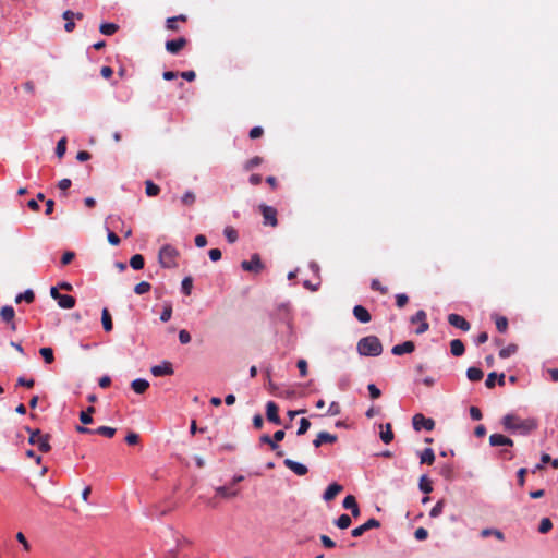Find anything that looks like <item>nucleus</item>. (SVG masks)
I'll return each instance as SVG.
<instances>
[{
    "mask_svg": "<svg viewBox=\"0 0 558 558\" xmlns=\"http://www.w3.org/2000/svg\"><path fill=\"white\" fill-rule=\"evenodd\" d=\"M502 425L505 430L523 436L529 435L538 427L536 418H522L515 414L505 415L502 417Z\"/></svg>",
    "mask_w": 558,
    "mask_h": 558,
    "instance_id": "obj_1",
    "label": "nucleus"
},
{
    "mask_svg": "<svg viewBox=\"0 0 558 558\" xmlns=\"http://www.w3.org/2000/svg\"><path fill=\"white\" fill-rule=\"evenodd\" d=\"M357 352L365 356H378L383 352V344L378 337L367 336L357 342Z\"/></svg>",
    "mask_w": 558,
    "mask_h": 558,
    "instance_id": "obj_2",
    "label": "nucleus"
},
{
    "mask_svg": "<svg viewBox=\"0 0 558 558\" xmlns=\"http://www.w3.org/2000/svg\"><path fill=\"white\" fill-rule=\"evenodd\" d=\"M27 432L29 433L28 442L32 446H36L40 452L46 453L51 449L49 444L50 436L48 434L41 433L40 429L31 428H27Z\"/></svg>",
    "mask_w": 558,
    "mask_h": 558,
    "instance_id": "obj_3",
    "label": "nucleus"
},
{
    "mask_svg": "<svg viewBox=\"0 0 558 558\" xmlns=\"http://www.w3.org/2000/svg\"><path fill=\"white\" fill-rule=\"evenodd\" d=\"M179 252L172 245L166 244L159 251V263L165 268H172L177 266V258Z\"/></svg>",
    "mask_w": 558,
    "mask_h": 558,
    "instance_id": "obj_4",
    "label": "nucleus"
},
{
    "mask_svg": "<svg viewBox=\"0 0 558 558\" xmlns=\"http://www.w3.org/2000/svg\"><path fill=\"white\" fill-rule=\"evenodd\" d=\"M50 295L53 300H56L58 302V305L61 308L71 310L75 306V303H76L75 298H73L72 295H68V294H61L57 287L50 288Z\"/></svg>",
    "mask_w": 558,
    "mask_h": 558,
    "instance_id": "obj_5",
    "label": "nucleus"
},
{
    "mask_svg": "<svg viewBox=\"0 0 558 558\" xmlns=\"http://www.w3.org/2000/svg\"><path fill=\"white\" fill-rule=\"evenodd\" d=\"M259 210L263 216L264 226H270L272 228L278 226V211L275 207L262 204L259 205Z\"/></svg>",
    "mask_w": 558,
    "mask_h": 558,
    "instance_id": "obj_6",
    "label": "nucleus"
},
{
    "mask_svg": "<svg viewBox=\"0 0 558 558\" xmlns=\"http://www.w3.org/2000/svg\"><path fill=\"white\" fill-rule=\"evenodd\" d=\"M76 432L80 434H89V435H101L107 438H112L116 435V428L109 426H100L96 429H92L85 426H76Z\"/></svg>",
    "mask_w": 558,
    "mask_h": 558,
    "instance_id": "obj_7",
    "label": "nucleus"
},
{
    "mask_svg": "<svg viewBox=\"0 0 558 558\" xmlns=\"http://www.w3.org/2000/svg\"><path fill=\"white\" fill-rule=\"evenodd\" d=\"M241 267L245 271L258 274L264 269V264L258 254H253L250 260H243L241 263Z\"/></svg>",
    "mask_w": 558,
    "mask_h": 558,
    "instance_id": "obj_8",
    "label": "nucleus"
},
{
    "mask_svg": "<svg viewBox=\"0 0 558 558\" xmlns=\"http://www.w3.org/2000/svg\"><path fill=\"white\" fill-rule=\"evenodd\" d=\"M412 423H413V427L415 430H421V429L433 430L435 427L434 420L427 418L421 413L415 414L413 416Z\"/></svg>",
    "mask_w": 558,
    "mask_h": 558,
    "instance_id": "obj_9",
    "label": "nucleus"
},
{
    "mask_svg": "<svg viewBox=\"0 0 558 558\" xmlns=\"http://www.w3.org/2000/svg\"><path fill=\"white\" fill-rule=\"evenodd\" d=\"M427 316L426 313L423 310H420L411 317L412 324H420L418 328L415 330L417 335H422L426 332L429 328V324L427 323Z\"/></svg>",
    "mask_w": 558,
    "mask_h": 558,
    "instance_id": "obj_10",
    "label": "nucleus"
},
{
    "mask_svg": "<svg viewBox=\"0 0 558 558\" xmlns=\"http://www.w3.org/2000/svg\"><path fill=\"white\" fill-rule=\"evenodd\" d=\"M379 526H380V522L377 519L372 518V519L367 520L365 523H363L362 525L353 529L351 531V535L353 537H360L365 532H367L372 529H378Z\"/></svg>",
    "mask_w": 558,
    "mask_h": 558,
    "instance_id": "obj_11",
    "label": "nucleus"
},
{
    "mask_svg": "<svg viewBox=\"0 0 558 558\" xmlns=\"http://www.w3.org/2000/svg\"><path fill=\"white\" fill-rule=\"evenodd\" d=\"M62 17L65 20L64 29L68 33H71L75 28V23L73 22V19L82 20L84 17V14L81 12H73L71 10H66L63 12Z\"/></svg>",
    "mask_w": 558,
    "mask_h": 558,
    "instance_id": "obj_12",
    "label": "nucleus"
},
{
    "mask_svg": "<svg viewBox=\"0 0 558 558\" xmlns=\"http://www.w3.org/2000/svg\"><path fill=\"white\" fill-rule=\"evenodd\" d=\"M448 323L456 327V328H459L463 331H469L470 328H471V325L470 323L461 315L459 314H449L448 315Z\"/></svg>",
    "mask_w": 558,
    "mask_h": 558,
    "instance_id": "obj_13",
    "label": "nucleus"
},
{
    "mask_svg": "<svg viewBox=\"0 0 558 558\" xmlns=\"http://www.w3.org/2000/svg\"><path fill=\"white\" fill-rule=\"evenodd\" d=\"M279 408L274 401H268L266 404V417L269 422L280 425L281 418L278 414Z\"/></svg>",
    "mask_w": 558,
    "mask_h": 558,
    "instance_id": "obj_14",
    "label": "nucleus"
},
{
    "mask_svg": "<svg viewBox=\"0 0 558 558\" xmlns=\"http://www.w3.org/2000/svg\"><path fill=\"white\" fill-rule=\"evenodd\" d=\"M151 374L156 377L166 376V375H172L173 374V367L172 364L168 361H163L159 365H154L150 369Z\"/></svg>",
    "mask_w": 558,
    "mask_h": 558,
    "instance_id": "obj_15",
    "label": "nucleus"
},
{
    "mask_svg": "<svg viewBox=\"0 0 558 558\" xmlns=\"http://www.w3.org/2000/svg\"><path fill=\"white\" fill-rule=\"evenodd\" d=\"M283 464L286 468L291 470L293 473H295L299 476H304L307 474L308 469L306 465L299 463L291 459H284Z\"/></svg>",
    "mask_w": 558,
    "mask_h": 558,
    "instance_id": "obj_16",
    "label": "nucleus"
},
{
    "mask_svg": "<svg viewBox=\"0 0 558 558\" xmlns=\"http://www.w3.org/2000/svg\"><path fill=\"white\" fill-rule=\"evenodd\" d=\"M338 437L335 434L328 432L318 433L317 437L313 440L315 448H319L323 444H335Z\"/></svg>",
    "mask_w": 558,
    "mask_h": 558,
    "instance_id": "obj_17",
    "label": "nucleus"
},
{
    "mask_svg": "<svg viewBox=\"0 0 558 558\" xmlns=\"http://www.w3.org/2000/svg\"><path fill=\"white\" fill-rule=\"evenodd\" d=\"M186 38L180 37L173 40H168L166 43V49L168 52L177 54L181 49H183L186 46Z\"/></svg>",
    "mask_w": 558,
    "mask_h": 558,
    "instance_id": "obj_18",
    "label": "nucleus"
},
{
    "mask_svg": "<svg viewBox=\"0 0 558 558\" xmlns=\"http://www.w3.org/2000/svg\"><path fill=\"white\" fill-rule=\"evenodd\" d=\"M415 350V344L413 341H404L403 343L396 344L391 349V353L393 355H402L407 353H412Z\"/></svg>",
    "mask_w": 558,
    "mask_h": 558,
    "instance_id": "obj_19",
    "label": "nucleus"
},
{
    "mask_svg": "<svg viewBox=\"0 0 558 558\" xmlns=\"http://www.w3.org/2000/svg\"><path fill=\"white\" fill-rule=\"evenodd\" d=\"M489 445L493 447H498V446L512 447L513 440L505 435H501V434H492L489 436Z\"/></svg>",
    "mask_w": 558,
    "mask_h": 558,
    "instance_id": "obj_20",
    "label": "nucleus"
},
{
    "mask_svg": "<svg viewBox=\"0 0 558 558\" xmlns=\"http://www.w3.org/2000/svg\"><path fill=\"white\" fill-rule=\"evenodd\" d=\"M353 315L354 317L363 324L369 323L372 319V316L366 307L363 305H355L353 307Z\"/></svg>",
    "mask_w": 558,
    "mask_h": 558,
    "instance_id": "obj_21",
    "label": "nucleus"
},
{
    "mask_svg": "<svg viewBox=\"0 0 558 558\" xmlns=\"http://www.w3.org/2000/svg\"><path fill=\"white\" fill-rule=\"evenodd\" d=\"M342 490H343V486L342 485H340L338 483H332L325 490L323 498H324L325 501H331Z\"/></svg>",
    "mask_w": 558,
    "mask_h": 558,
    "instance_id": "obj_22",
    "label": "nucleus"
},
{
    "mask_svg": "<svg viewBox=\"0 0 558 558\" xmlns=\"http://www.w3.org/2000/svg\"><path fill=\"white\" fill-rule=\"evenodd\" d=\"M342 506L345 508V509H349L351 510V513L354 518H357L360 515V508H359V505L356 502V499L353 495H348L344 499H343V502H342Z\"/></svg>",
    "mask_w": 558,
    "mask_h": 558,
    "instance_id": "obj_23",
    "label": "nucleus"
},
{
    "mask_svg": "<svg viewBox=\"0 0 558 558\" xmlns=\"http://www.w3.org/2000/svg\"><path fill=\"white\" fill-rule=\"evenodd\" d=\"M497 380H498L499 386H505V374L501 373L498 375L497 373L492 372L488 374V376L486 378L485 386L488 389H492L495 387Z\"/></svg>",
    "mask_w": 558,
    "mask_h": 558,
    "instance_id": "obj_24",
    "label": "nucleus"
},
{
    "mask_svg": "<svg viewBox=\"0 0 558 558\" xmlns=\"http://www.w3.org/2000/svg\"><path fill=\"white\" fill-rule=\"evenodd\" d=\"M187 16L185 14H179L177 16L168 17L166 21V27L169 31L177 32L179 31L178 22H186Z\"/></svg>",
    "mask_w": 558,
    "mask_h": 558,
    "instance_id": "obj_25",
    "label": "nucleus"
},
{
    "mask_svg": "<svg viewBox=\"0 0 558 558\" xmlns=\"http://www.w3.org/2000/svg\"><path fill=\"white\" fill-rule=\"evenodd\" d=\"M465 347L460 339H453L450 342V352L453 356H461L464 354Z\"/></svg>",
    "mask_w": 558,
    "mask_h": 558,
    "instance_id": "obj_26",
    "label": "nucleus"
},
{
    "mask_svg": "<svg viewBox=\"0 0 558 558\" xmlns=\"http://www.w3.org/2000/svg\"><path fill=\"white\" fill-rule=\"evenodd\" d=\"M380 439L384 444H390L393 439V432L390 423L381 425Z\"/></svg>",
    "mask_w": 558,
    "mask_h": 558,
    "instance_id": "obj_27",
    "label": "nucleus"
},
{
    "mask_svg": "<svg viewBox=\"0 0 558 558\" xmlns=\"http://www.w3.org/2000/svg\"><path fill=\"white\" fill-rule=\"evenodd\" d=\"M101 323L104 330L106 332H110L113 328L112 318L109 310L107 307L102 308L101 311Z\"/></svg>",
    "mask_w": 558,
    "mask_h": 558,
    "instance_id": "obj_28",
    "label": "nucleus"
},
{
    "mask_svg": "<svg viewBox=\"0 0 558 558\" xmlns=\"http://www.w3.org/2000/svg\"><path fill=\"white\" fill-rule=\"evenodd\" d=\"M131 387L136 393H144L148 389L149 383L146 379L137 378L131 383Z\"/></svg>",
    "mask_w": 558,
    "mask_h": 558,
    "instance_id": "obj_29",
    "label": "nucleus"
},
{
    "mask_svg": "<svg viewBox=\"0 0 558 558\" xmlns=\"http://www.w3.org/2000/svg\"><path fill=\"white\" fill-rule=\"evenodd\" d=\"M96 409L94 407H88L85 411H82L80 413V421L82 424L87 425L93 423V414L95 413Z\"/></svg>",
    "mask_w": 558,
    "mask_h": 558,
    "instance_id": "obj_30",
    "label": "nucleus"
},
{
    "mask_svg": "<svg viewBox=\"0 0 558 558\" xmlns=\"http://www.w3.org/2000/svg\"><path fill=\"white\" fill-rule=\"evenodd\" d=\"M15 312L12 306H2V320L12 323L11 328L15 329V324L12 322L14 318Z\"/></svg>",
    "mask_w": 558,
    "mask_h": 558,
    "instance_id": "obj_31",
    "label": "nucleus"
},
{
    "mask_svg": "<svg viewBox=\"0 0 558 558\" xmlns=\"http://www.w3.org/2000/svg\"><path fill=\"white\" fill-rule=\"evenodd\" d=\"M420 459H421V463H426L429 465L433 464L435 461V453H434L433 449L432 448L424 449L420 456Z\"/></svg>",
    "mask_w": 558,
    "mask_h": 558,
    "instance_id": "obj_32",
    "label": "nucleus"
},
{
    "mask_svg": "<svg viewBox=\"0 0 558 558\" xmlns=\"http://www.w3.org/2000/svg\"><path fill=\"white\" fill-rule=\"evenodd\" d=\"M145 193L149 197L157 196L160 193V187L155 184L153 181L147 180L145 182Z\"/></svg>",
    "mask_w": 558,
    "mask_h": 558,
    "instance_id": "obj_33",
    "label": "nucleus"
},
{
    "mask_svg": "<svg viewBox=\"0 0 558 558\" xmlns=\"http://www.w3.org/2000/svg\"><path fill=\"white\" fill-rule=\"evenodd\" d=\"M196 202V195L192 191H186L181 197V204L186 207H192Z\"/></svg>",
    "mask_w": 558,
    "mask_h": 558,
    "instance_id": "obj_34",
    "label": "nucleus"
},
{
    "mask_svg": "<svg viewBox=\"0 0 558 558\" xmlns=\"http://www.w3.org/2000/svg\"><path fill=\"white\" fill-rule=\"evenodd\" d=\"M35 299V293L33 290L28 289L23 293H20L15 298V303H21L22 301H25L26 303H32Z\"/></svg>",
    "mask_w": 558,
    "mask_h": 558,
    "instance_id": "obj_35",
    "label": "nucleus"
},
{
    "mask_svg": "<svg viewBox=\"0 0 558 558\" xmlns=\"http://www.w3.org/2000/svg\"><path fill=\"white\" fill-rule=\"evenodd\" d=\"M466 376L471 381H478L483 378L484 374L482 369L477 367H469L466 371Z\"/></svg>",
    "mask_w": 558,
    "mask_h": 558,
    "instance_id": "obj_36",
    "label": "nucleus"
},
{
    "mask_svg": "<svg viewBox=\"0 0 558 558\" xmlns=\"http://www.w3.org/2000/svg\"><path fill=\"white\" fill-rule=\"evenodd\" d=\"M144 265L145 260L141 254H135L130 259V266L135 270L143 269Z\"/></svg>",
    "mask_w": 558,
    "mask_h": 558,
    "instance_id": "obj_37",
    "label": "nucleus"
},
{
    "mask_svg": "<svg viewBox=\"0 0 558 558\" xmlns=\"http://www.w3.org/2000/svg\"><path fill=\"white\" fill-rule=\"evenodd\" d=\"M119 26L114 23H102L99 27L101 34L106 36L113 35L118 31Z\"/></svg>",
    "mask_w": 558,
    "mask_h": 558,
    "instance_id": "obj_38",
    "label": "nucleus"
},
{
    "mask_svg": "<svg viewBox=\"0 0 558 558\" xmlns=\"http://www.w3.org/2000/svg\"><path fill=\"white\" fill-rule=\"evenodd\" d=\"M335 523L340 530H345L351 525L352 520L350 515L343 513L336 520Z\"/></svg>",
    "mask_w": 558,
    "mask_h": 558,
    "instance_id": "obj_39",
    "label": "nucleus"
},
{
    "mask_svg": "<svg viewBox=\"0 0 558 558\" xmlns=\"http://www.w3.org/2000/svg\"><path fill=\"white\" fill-rule=\"evenodd\" d=\"M517 351H518V345L514 343H511V344L507 345L506 348H502L499 351V357L507 359V357L511 356L512 354H514Z\"/></svg>",
    "mask_w": 558,
    "mask_h": 558,
    "instance_id": "obj_40",
    "label": "nucleus"
},
{
    "mask_svg": "<svg viewBox=\"0 0 558 558\" xmlns=\"http://www.w3.org/2000/svg\"><path fill=\"white\" fill-rule=\"evenodd\" d=\"M262 162H263V158L259 157V156H255V157L248 159L244 163L243 168H244L245 171H251L254 168L258 167Z\"/></svg>",
    "mask_w": 558,
    "mask_h": 558,
    "instance_id": "obj_41",
    "label": "nucleus"
},
{
    "mask_svg": "<svg viewBox=\"0 0 558 558\" xmlns=\"http://www.w3.org/2000/svg\"><path fill=\"white\" fill-rule=\"evenodd\" d=\"M418 486L420 489L425 494H429L433 490L432 482L427 478L426 475L421 476Z\"/></svg>",
    "mask_w": 558,
    "mask_h": 558,
    "instance_id": "obj_42",
    "label": "nucleus"
},
{
    "mask_svg": "<svg viewBox=\"0 0 558 558\" xmlns=\"http://www.w3.org/2000/svg\"><path fill=\"white\" fill-rule=\"evenodd\" d=\"M39 353L47 364H51L54 361L53 350L51 348H41Z\"/></svg>",
    "mask_w": 558,
    "mask_h": 558,
    "instance_id": "obj_43",
    "label": "nucleus"
},
{
    "mask_svg": "<svg viewBox=\"0 0 558 558\" xmlns=\"http://www.w3.org/2000/svg\"><path fill=\"white\" fill-rule=\"evenodd\" d=\"M496 328L499 332H506L508 329V319L505 316H496Z\"/></svg>",
    "mask_w": 558,
    "mask_h": 558,
    "instance_id": "obj_44",
    "label": "nucleus"
},
{
    "mask_svg": "<svg viewBox=\"0 0 558 558\" xmlns=\"http://www.w3.org/2000/svg\"><path fill=\"white\" fill-rule=\"evenodd\" d=\"M223 234L229 243H234L238 240V231L232 227H226Z\"/></svg>",
    "mask_w": 558,
    "mask_h": 558,
    "instance_id": "obj_45",
    "label": "nucleus"
},
{
    "mask_svg": "<svg viewBox=\"0 0 558 558\" xmlns=\"http://www.w3.org/2000/svg\"><path fill=\"white\" fill-rule=\"evenodd\" d=\"M65 151H66V138L62 137L57 143L56 155H57L58 158L61 159L64 156Z\"/></svg>",
    "mask_w": 558,
    "mask_h": 558,
    "instance_id": "obj_46",
    "label": "nucleus"
},
{
    "mask_svg": "<svg viewBox=\"0 0 558 558\" xmlns=\"http://www.w3.org/2000/svg\"><path fill=\"white\" fill-rule=\"evenodd\" d=\"M445 500L441 499L439 501L436 502V505L432 508L430 512H429V515L432 518H437L438 515H440L442 513V510H444V507H445Z\"/></svg>",
    "mask_w": 558,
    "mask_h": 558,
    "instance_id": "obj_47",
    "label": "nucleus"
},
{
    "mask_svg": "<svg viewBox=\"0 0 558 558\" xmlns=\"http://www.w3.org/2000/svg\"><path fill=\"white\" fill-rule=\"evenodd\" d=\"M216 493L218 495H220L221 497H225V498H231V497H234L236 496L238 492L236 490H230L228 487L226 486H220V487H217L216 488Z\"/></svg>",
    "mask_w": 558,
    "mask_h": 558,
    "instance_id": "obj_48",
    "label": "nucleus"
},
{
    "mask_svg": "<svg viewBox=\"0 0 558 558\" xmlns=\"http://www.w3.org/2000/svg\"><path fill=\"white\" fill-rule=\"evenodd\" d=\"M551 527H553V523H551L550 519L544 518L541 520L538 531H539V533L545 534V533H548L551 530Z\"/></svg>",
    "mask_w": 558,
    "mask_h": 558,
    "instance_id": "obj_49",
    "label": "nucleus"
},
{
    "mask_svg": "<svg viewBox=\"0 0 558 558\" xmlns=\"http://www.w3.org/2000/svg\"><path fill=\"white\" fill-rule=\"evenodd\" d=\"M151 286L149 282L147 281H141L140 283H137L134 288V292L136 294H144L146 292H148L150 290Z\"/></svg>",
    "mask_w": 558,
    "mask_h": 558,
    "instance_id": "obj_50",
    "label": "nucleus"
},
{
    "mask_svg": "<svg viewBox=\"0 0 558 558\" xmlns=\"http://www.w3.org/2000/svg\"><path fill=\"white\" fill-rule=\"evenodd\" d=\"M371 288L374 291H378L381 294L388 293V288L383 286L378 279H373L371 282Z\"/></svg>",
    "mask_w": 558,
    "mask_h": 558,
    "instance_id": "obj_51",
    "label": "nucleus"
},
{
    "mask_svg": "<svg viewBox=\"0 0 558 558\" xmlns=\"http://www.w3.org/2000/svg\"><path fill=\"white\" fill-rule=\"evenodd\" d=\"M310 427H311V422L307 418L303 417L300 421V426H299L296 434L299 436L304 435L310 429Z\"/></svg>",
    "mask_w": 558,
    "mask_h": 558,
    "instance_id": "obj_52",
    "label": "nucleus"
},
{
    "mask_svg": "<svg viewBox=\"0 0 558 558\" xmlns=\"http://www.w3.org/2000/svg\"><path fill=\"white\" fill-rule=\"evenodd\" d=\"M409 302V298L405 293H398L396 295V305L399 307V308H402L404 307Z\"/></svg>",
    "mask_w": 558,
    "mask_h": 558,
    "instance_id": "obj_53",
    "label": "nucleus"
},
{
    "mask_svg": "<svg viewBox=\"0 0 558 558\" xmlns=\"http://www.w3.org/2000/svg\"><path fill=\"white\" fill-rule=\"evenodd\" d=\"M172 315V306L171 304H166L163 307V311L160 315V320L166 323L171 318Z\"/></svg>",
    "mask_w": 558,
    "mask_h": 558,
    "instance_id": "obj_54",
    "label": "nucleus"
},
{
    "mask_svg": "<svg viewBox=\"0 0 558 558\" xmlns=\"http://www.w3.org/2000/svg\"><path fill=\"white\" fill-rule=\"evenodd\" d=\"M125 441L130 446L137 445L140 442V436L136 433H129L125 437Z\"/></svg>",
    "mask_w": 558,
    "mask_h": 558,
    "instance_id": "obj_55",
    "label": "nucleus"
},
{
    "mask_svg": "<svg viewBox=\"0 0 558 558\" xmlns=\"http://www.w3.org/2000/svg\"><path fill=\"white\" fill-rule=\"evenodd\" d=\"M296 366L301 377H305L307 375V362L304 359H301L298 361Z\"/></svg>",
    "mask_w": 558,
    "mask_h": 558,
    "instance_id": "obj_56",
    "label": "nucleus"
},
{
    "mask_svg": "<svg viewBox=\"0 0 558 558\" xmlns=\"http://www.w3.org/2000/svg\"><path fill=\"white\" fill-rule=\"evenodd\" d=\"M75 257V253L74 252H71V251H68L65 252L62 257H61V264L63 266L70 264Z\"/></svg>",
    "mask_w": 558,
    "mask_h": 558,
    "instance_id": "obj_57",
    "label": "nucleus"
},
{
    "mask_svg": "<svg viewBox=\"0 0 558 558\" xmlns=\"http://www.w3.org/2000/svg\"><path fill=\"white\" fill-rule=\"evenodd\" d=\"M414 536H415V538H416L417 541H424V539H426V538H427V536H428V532H427V530H426V529H424V527H418V529H416V530H415V532H414Z\"/></svg>",
    "mask_w": 558,
    "mask_h": 558,
    "instance_id": "obj_58",
    "label": "nucleus"
},
{
    "mask_svg": "<svg viewBox=\"0 0 558 558\" xmlns=\"http://www.w3.org/2000/svg\"><path fill=\"white\" fill-rule=\"evenodd\" d=\"M470 416L474 421H480L483 417L482 411L477 407L470 408Z\"/></svg>",
    "mask_w": 558,
    "mask_h": 558,
    "instance_id": "obj_59",
    "label": "nucleus"
},
{
    "mask_svg": "<svg viewBox=\"0 0 558 558\" xmlns=\"http://www.w3.org/2000/svg\"><path fill=\"white\" fill-rule=\"evenodd\" d=\"M192 283H193V281H192V278H190V277L184 278L182 281V290L186 295H189L191 293Z\"/></svg>",
    "mask_w": 558,
    "mask_h": 558,
    "instance_id": "obj_60",
    "label": "nucleus"
},
{
    "mask_svg": "<svg viewBox=\"0 0 558 558\" xmlns=\"http://www.w3.org/2000/svg\"><path fill=\"white\" fill-rule=\"evenodd\" d=\"M179 340L182 344H186L191 341V335L187 330L182 329L179 331Z\"/></svg>",
    "mask_w": 558,
    "mask_h": 558,
    "instance_id": "obj_61",
    "label": "nucleus"
},
{
    "mask_svg": "<svg viewBox=\"0 0 558 558\" xmlns=\"http://www.w3.org/2000/svg\"><path fill=\"white\" fill-rule=\"evenodd\" d=\"M367 389L372 399H377L381 395L380 390L374 384H369Z\"/></svg>",
    "mask_w": 558,
    "mask_h": 558,
    "instance_id": "obj_62",
    "label": "nucleus"
},
{
    "mask_svg": "<svg viewBox=\"0 0 558 558\" xmlns=\"http://www.w3.org/2000/svg\"><path fill=\"white\" fill-rule=\"evenodd\" d=\"M320 542L326 548H333L336 547V543L327 535H320Z\"/></svg>",
    "mask_w": 558,
    "mask_h": 558,
    "instance_id": "obj_63",
    "label": "nucleus"
},
{
    "mask_svg": "<svg viewBox=\"0 0 558 558\" xmlns=\"http://www.w3.org/2000/svg\"><path fill=\"white\" fill-rule=\"evenodd\" d=\"M264 134V130L263 128L260 126H254L251 131H250V137L252 140H255V138H259L260 136H263Z\"/></svg>",
    "mask_w": 558,
    "mask_h": 558,
    "instance_id": "obj_64",
    "label": "nucleus"
}]
</instances>
